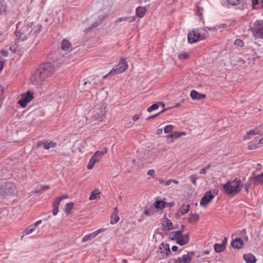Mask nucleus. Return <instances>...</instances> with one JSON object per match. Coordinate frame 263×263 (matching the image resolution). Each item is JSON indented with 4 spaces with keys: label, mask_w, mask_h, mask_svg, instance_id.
<instances>
[{
    "label": "nucleus",
    "mask_w": 263,
    "mask_h": 263,
    "mask_svg": "<svg viewBox=\"0 0 263 263\" xmlns=\"http://www.w3.org/2000/svg\"><path fill=\"white\" fill-rule=\"evenodd\" d=\"M54 71V67L51 63H45L34 71L30 78L31 81L35 85H40L53 73Z\"/></svg>",
    "instance_id": "1"
},
{
    "label": "nucleus",
    "mask_w": 263,
    "mask_h": 263,
    "mask_svg": "<svg viewBox=\"0 0 263 263\" xmlns=\"http://www.w3.org/2000/svg\"><path fill=\"white\" fill-rule=\"evenodd\" d=\"M242 185L241 181L236 178L223 184V190L227 195L234 196L240 191Z\"/></svg>",
    "instance_id": "2"
},
{
    "label": "nucleus",
    "mask_w": 263,
    "mask_h": 263,
    "mask_svg": "<svg viewBox=\"0 0 263 263\" xmlns=\"http://www.w3.org/2000/svg\"><path fill=\"white\" fill-rule=\"evenodd\" d=\"M21 24V22L17 23L16 25V29L14 33L18 41H24L27 39L28 35L32 32L30 29L33 25V22L28 23L19 28Z\"/></svg>",
    "instance_id": "3"
},
{
    "label": "nucleus",
    "mask_w": 263,
    "mask_h": 263,
    "mask_svg": "<svg viewBox=\"0 0 263 263\" xmlns=\"http://www.w3.org/2000/svg\"><path fill=\"white\" fill-rule=\"evenodd\" d=\"M16 193V187L12 182H6L0 185V195L3 198L14 195Z\"/></svg>",
    "instance_id": "4"
},
{
    "label": "nucleus",
    "mask_w": 263,
    "mask_h": 263,
    "mask_svg": "<svg viewBox=\"0 0 263 263\" xmlns=\"http://www.w3.org/2000/svg\"><path fill=\"white\" fill-rule=\"evenodd\" d=\"M128 67V65L126 60L124 58H122L116 67L113 68L109 71V73H113V74L121 73L127 69Z\"/></svg>",
    "instance_id": "5"
},
{
    "label": "nucleus",
    "mask_w": 263,
    "mask_h": 263,
    "mask_svg": "<svg viewBox=\"0 0 263 263\" xmlns=\"http://www.w3.org/2000/svg\"><path fill=\"white\" fill-rule=\"evenodd\" d=\"M33 98V92L28 91L22 95L21 99L18 101V103L21 107L24 108L27 106V104L30 102Z\"/></svg>",
    "instance_id": "6"
},
{
    "label": "nucleus",
    "mask_w": 263,
    "mask_h": 263,
    "mask_svg": "<svg viewBox=\"0 0 263 263\" xmlns=\"http://www.w3.org/2000/svg\"><path fill=\"white\" fill-rule=\"evenodd\" d=\"M205 38L203 35H200L198 30H193L191 32L188 33L187 35L188 41L190 43H194Z\"/></svg>",
    "instance_id": "7"
},
{
    "label": "nucleus",
    "mask_w": 263,
    "mask_h": 263,
    "mask_svg": "<svg viewBox=\"0 0 263 263\" xmlns=\"http://www.w3.org/2000/svg\"><path fill=\"white\" fill-rule=\"evenodd\" d=\"M217 192L218 191H216L215 190L213 191V193H212L211 191L206 192L200 201V205L205 207L214 198Z\"/></svg>",
    "instance_id": "8"
},
{
    "label": "nucleus",
    "mask_w": 263,
    "mask_h": 263,
    "mask_svg": "<svg viewBox=\"0 0 263 263\" xmlns=\"http://www.w3.org/2000/svg\"><path fill=\"white\" fill-rule=\"evenodd\" d=\"M194 255V253L193 252H188L187 254L183 255L181 257L174 259L173 263H191Z\"/></svg>",
    "instance_id": "9"
},
{
    "label": "nucleus",
    "mask_w": 263,
    "mask_h": 263,
    "mask_svg": "<svg viewBox=\"0 0 263 263\" xmlns=\"http://www.w3.org/2000/svg\"><path fill=\"white\" fill-rule=\"evenodd\" d=\"M263 134V123L256 129L250 130L246 136L245 139L249 140L254 138L256 135H261Z\"/></svg>",
    "instance_id": "10"
},
{
    "label": "nucleus",
    "mask_w": 263,
    "mask_h": 263,
    "mask_svg": "<svg viewBox=\"0 0 263 263\" xmlns=\"http://www.w3.org/2000/svg\"><path fill=\"white\" fill-rule=\"evenodd\" d=\"M104 231V229L103 228H101L93 232L88 234L84 236L82 240V241L83 242H85L86 241L91 240L93 238H95L100 233L103 232Z\"/></svg>",
    "instance_id": "11"
},
{
    "label": "nucleus",
    "mask_w": 263,
    "mask_h": 263,
    "mask_svg": "<svg viewBox=\"0 0 263 263\" xmlns=\"http://www.w3.org/2000/svg\"><path fill=\"white\" fill-rule=\"evenodd\" d=\"M242 0H220L221 5L227 8H229L230 6H236L239 4Z\"/></svg>",
    "instance_id": "12"
},
{
    "label": "nucleus",
    "mask_w": 263,
    "mask_h": 263,
    "mask_svg": "<svg viewBox=\"0 0 263 263\" xmlns=\"http://www.w3.org/2000/svg\"><path fill=\"white\" fill-rule=\"evenodd\" d=\"M87 124L91 125L97 124L99 121L103 120V116H89V118L86 117Z\"/></svg>",
    "instance_id": "13"
},
{
    "label": "nucleus",
    "mask_w": 263,
    "mask_h": 263,
    "mask_svg": "<svg viewBox=\"0 0 263 263\" xmlns=\"http://www.w3.org/2000/svg\"><path fill=\"white\" fill-rule=\"evenodd\" d=\"M42 222V221L41 220H39L32 225L28 226L25 230V234L28 235L31 234L36 229L37 226L41 224Z\"/></svg>",
    "instance_id": "14"
},
{
    "label": "nucleus",
    "mask_w": 263,
    "mask_h": 263,
    "mask_svg": "<svg viewBox=\"0 0 263 263\" xmlns=\"http://www.w3.org/2000/svg\"><path fill=\"white\" fill-rule=\"evenodd\" d=\"M190 96L193 100H199L204 99L206 95L203 93H200L196 90H193L190 93Z\"/></svg>",
    "instance_id": "15"
},
{
    "label": "nucleus",
    "mask_w": 263,
    "mask_h": 263,
    "mask_svg": "<svg viewBox=\"0 0 263 263\" xmlns=\"http://www.w3.org/2000/svg\"><path fill=\"white\" fill-rule=\"evenodd\" d=\"M146 11L147 9L145 7L139 6L136 9V15L140 18L144 16Z\"/></svg>",
    "instance_id": "16"
},
{
    "label": "nucleus",
    "mask_w": 263,
    "mask_h": 263,
    "mask_svg": "<svg viewBox=\"0 0 263 263\" xmlns=\"http://www.w3.org/2000/svg\"><path fill=\"white\" fill-rule=\"evenodd\" d=\"M243 245V242L242 240L240 238H236L234 239L232 242V246L236 249H240L242 247Z\"/></svg>",
    "instance_id": "17"
},
{
    "label": "nucleus",
    "mask_w": 263,
    "mask_h": 263,
    "mask_svg": "<svg viewBox=\"0 0 263 263\" xmlns=\"http://www.w3.org/2000/svg\"><path fill=\"white\" fill-rule=\"evenodd\" d=\"M190 240L189 235H183L182 234L181 237L177 241V243L181 246H183L188 243Z\"/></svg>",
    "instance_id": "18"
},
{
    "label": "nucleus",
    "mask_w": 263,
    "mask_h": 263,
    "mask_svg": "<svg viewBox=\"0 0 263 263\" xmlns=\"http://www.w3.org/2000/svg\"><path fill=\"white\" fill-rule=\"evenodd\" d=\"M159 249L161 253L166 254L167 255L171 253L170 246L167 243H162L159 247Z\"/></svg>",
    "instance_id": "19"
},
{
    "label": "nucleus",
    "mask_w": 263,
    "mask_h": 263,
    "mask_svg": "<svg viewBox=\"0 0 263 263\" xmlns=\"http://www.w3.org/2000/svg\"><path fill=\"white\" fill-rule=\"evenodd\" d=\"M61 47V49L64 51H70L71 50V45L70 43L66 39L62 40Z\"/></svg>",
    "instance_id": "20"
},
{
    "label": "nucleus",
    "mask_w": 263,
    "mask_h": 263,
    "mask_svg": "<svg viewBox=\"0 0 263 263\" xmlns=\"http://www.w3.org/2000/svg\"><path fill=\"white\" fill-rule=\"evenodd\" d=\"M254 33L258 37H262L263 36V24H258L254 29Z\"/></svg>",
    "instance_id": "21"
},
{
    "label": "nucleus",
    "mask_w": 263,
    "mask_h": 263,
    "mask_svg": "<svg viewBox=\"0 0 263 263\" xmlns=\"http://www.w3.org/2000/svg\"><path fill=\"white\" fill-rule=\"evenodd\" d=\"M199 219V216L196 213H190V216L187 219V221L190 223H196Z\"/></svg>",
    "instance_id": "22"
},
{
    "label": "nucleus",
    "mask_w": 263,
    "mask_h": 263,
    "mask_svg": "<svg viewBox=\"0 0 263 263\" xmlns=\"http://www.w3.org/2000/svg\"><path fill=\"white\" fill-rule=\"evenodd\" d=\"M165 104L164 103L162 102H159L151 105L147 109V110L148 112H151L157 109L160 106H161L162 108H163Z\"/></svg>",
    "instance_id": "23"
},
{
    "label": "nucleus",
    "mask_w": 263,
    "mask_h": 263,
    "mask_svg": "<svg viewBox=\"0 0 263 263\" xmlns=\"http://www.w3.org/2000/svg\"><path fill=\"white\" fill-rule=\"evenodd\" d=\"M183 232V230H179L172 232L169 235V237L172 240H176V241L181 237V235Z\"/></svg>",
    "instance_id": "24"
},
{
    "label": "nucleus",
    "mask_w": 263,
    "mask_h": 263,
    "mask_svg": "<svg viewBox=\"0 0 263 263\" xmlns=\"http://www.w3.org/2000/svg\"><path fill=\"white\" fill-rule=\"evenodd\" d=\"M243 258L247 263H255L256 261L255 257L251 253L245 254Z\"/></svg>",
    "instance_id": "25"
},
{
    "label": "nucleus",
    "mask_w": 263,
    "mask_h": 263,
    "mask_svg": "<svg viewBox=\"0 0 263 263\" xmlns=\"http://www.w3.org/2000/svg\"><path fill=\"white\" fill-rule=\"evenodd\" d=\"M166 202L162 200H157L154 203V207L157 210H161L165 207Z\"/></svg>",
    "instance_id": "26"
},
{
    "label": "nucleus",
    "mask_w": 263,
    "mask_h": 263,
    "mask_svg": "<svg viewBox=\"0 0 263 263\" xmlns=\"http://www.w3.org/2000/svg\"><path fill=\"white\" fill-rule=\"evenodd\" d=\"M43 144L44 148L46 149H49L51 148H54L57 146V143L53 141H47L45 142H43Z\"/></svg>",
    "instance_id": "27"
},
{
    "label": "nucleus",
    "mask_w": 263,
    "mask_h": 263,
    "mask_svg": "<svg viewBox=\"0 0 263 263\" xmlns=\"http://www.w3.org/2000/svg\"><path fill=\"white\" fill-rule=\"evenodd\" d=\"M190 210V205L189 204H183L180 208L179 211L182 214L184 215L187 213Z\"/></svg>",
    "instance_id": "28"
},
{
    "label": "nucleus",
    "mask_w": 263,
    "mask_h": 263,
    "mask_svg": "<svg viewBox=\"0 0 263 263\" xmlns=\"http://www.w3.org/2000/svg\"><path fill=\"white\" fill-rule=\"evenodd\" d=\"M163 226L165 229L171 230L173 229V224L171 220L165 218L163 222Z\"/></svg>",
    "instance_id": "29"
},
{
    "label": "nucleus",
    "mask_w": 263,
    "mask_h": 263,
    "mask_svg": "<svg viewBox=\"0 0 263 263\" xmlns=\"http://www.w3.org/2000/svg\"><path fill=\"white\" fill-rule=\"evenodd\" d=\"M226 248V245L224 243H216L214 245V249L216 252L220 253L224 251Z\"/></svg>",
    "instance_id": "30"
},
{
    "label": "nucleus",
    "mask_w": 263,
    "mask_h": 263,
    "mask_svg": "<svg viewBox=\"0 0 263 263\" xmlns=\"http://www.w3.org/2000/svg\"><path fill=\"white\" fill-rule=\"evenodd\" d=\"M254 181L255 183L263 184V173L254 176Z\"/></svg>",
    "instance_id": "31"
},
{
    "label": "nucleus",
    "mask_w": 263,
    "mask_h": 263,
    "mask_svg": "<svg viewBox=\"0 0 263 263\" xmlns=\"http://www.w3.org/2000/svg\"><path fill=\"white\" fill-rule=\"evenodd\" d=\"M98 161H99V159H95L94 158L91 157L87 165V168L89 170L92 169L95 163Z\"/></svg>",
    "instance_id": "32"
},
{
    "label": "nucleus",
    "mask_w": 263,
    "mask_h": 263,
    "mask_svg": "<svg viewBox=\"0 0 263 263\" xmlns=\"http://www.w3.org/2000/svg\"><path fill=\"white\" fill-rule=\"evenodd\" d=\"M73 202H69L66 205L65 211L66 214L69 215L71 214V211L73 208Z\"/></svg>",
    "instance_id": "33"
},
{
    "label": "nucleus",
    "mask_w": 263,
    "mask_h": 263,
    "mask_svg": "<svg viewBox=\"0 0 263 263\" xmlns=\"http://www.w3.org/2000/svg\"><path fill=\"white\" fill-rule=\"evenodd\" d=\"M99 194L100 192L98 190H95L91 193V195L89 197V200H93L97 199V196Z\"/></svg>",
    "instance_id": "34"
},
{
    "label": "nucleus",
    "mask_w": 263,
    "mask_h": 263,
    "mask_svg": "<svg viewBox=\"0 0 263 263\" xmlns=\"http://www.w3.org/2000/svg\"><path fill=\"white\" fill-rule=\"evenodd\" d=\"M252 2L254 9H258L261 7V3L260 0H252Z\"/></svg>",
    "instance_id": "35"
},
{
    "label": "nucleus",
    "mask_w": 263,
    "mask_h": 263,
    "mask_svg": "<svg viewBox=\"0 0 263 263\" xmlns=\"http://www.w3.org/2000/svg\"><path fill=\"white\" fill-rule=\"evenodd\" d=\"M59 204H60L59 202H56L55 201H54L53 202V214L54 215H57L59 212Z\"/></svg>",
    "instance_id": "36"
},
{
    "label": "nucleus",
    "mask_w": 263,
    "mask_h": 263,
    "mask_svg": "<svg viewBox=\"0 0 263 263\" xmlns=\"http://www.w3.org/2000/svg\"><path fill=\"white\" fill-rule=\"evenodd\" d=\"M119 219H120V218L118 216V215L115 214V213H113L112 215L111 216L110 223L112 224H114L117 223V222H118Z\"/></svg>",
    "instance_id": "37"
},
{
    "label": "nucleus",
    "mask_w": 263,
    "mask_h": 263,
    "mask_svg": "<svg viewBox=\"0 0 263 263\" xmlns=\"http://www.w3.org/2000/svg\"><path fill=\"white\" fill-rule=\"evenodd\" d=\"M186 135V133L185 132H174V138L176 139L179 138L182 136H184Z\"/></svg>",
    "instance_id": "38"
},
{
    "label": "nucleus",
    "mask_w": 263,
    "mask_h": 263,
    "mask_svg": "<svg viewBox=\"0 0 263 263\" xmlns=\"http://www.w3.org/2000/svg\"><path fill=\"white\" fill-rule=\"evenodd\" d=\"M103 155L101 154V152L97 151L95 152L94 155L91 157L94 158L95 159H100Z\"/></svg>",
    "instance_id": "39"
},
{
    "label": "nucleus",
    "mask_w": 263,
    "mask_h": 263,
    "mask_svg": "<svg viewBox=\"0 0 263 263\" xmlns=\"http://www.w3.org/2000/svg\"><path fill=\"white\" fill-rule=\"evenodd\" d=\"M9 55V52L7 50L1 49L0 50V59L2 57H7Z\"/></svg>",
    "instance_id": "40"
},
{
    "label": "nucleus",
    "mask_w": 263,
    "mask_h": 263,
    "mask_svg": "<svg viewBox=\"0 0 263 263\" xmlns=\"http://www.w3.org/2000/svg\"><path fill=\"white\" fill-rule=\"evenodd\" d=\"M189 57V54L186 52H182L178 55V58L180 60H185Z\"/></svg>",
    "instance_id": "41"
},
{
    "label": "nucleus",
    "mask_w": 263,
    "mask_h": 263,
    "mask_svg": "<svg viewBox=\"0 0 263 263\" xmlns=\"http://www.w3.org/2000/svg\"><path fill=\"white\" fill-rule=\"evenodd\" d=\"M173 128V126L172 125H168L166 126L164 128V132L165 133H168L169 132H171Z\"/></svg>",
    "instance_id": "42"
},
{
    "label": "nucleus",
    "mask_w": 263,
    "mask_h": 263,
    "mask_svg": "<svg viewBox=\"0 0 263 263\" xmlns=\"http://www.w3.org/2000/svg\"><path fill=\"white\" fill-rule=\"evenodd\" d=\"M128 19V18H127V16L119 17V18H117V20L115 21V23L116 24H118V23H119L122 21L127 22Z\"/></svg>",
    "instance_id": "43"
},
{
    "label": "nucleus",
    "mask_w": 263,
    "mask_h": 263,
    "mask_svg": "<svg viewBox=\"0 0 263 263\" xmlns=\"http://www.w3.org/2000/svg\"><path fill=\"white\" fill-rule=\"evenodd\" d=\"M234 44H235V45H236L239 47H242L244 45L243 42L240 39L236 40Z\"/></svg>",
    "instance_id": "44"
},
{
    "label": "nucleus",
    "mask_w": 263,
    "mask_h": 263,
    "mask_svg": "<svg viewBox=\"0 0 263 263\" xmlns=\"http://www.w3.org/2000/svg\"><path fill=\"white\" fill-rule=\"evenodd\" d=\"M42 29V26L41 25H40V24L37 25L35 27V30L33 32V34H36V33H39L41 31Z\"/></svg>",
    "instance_id": "45"
},
{
    "label": "nucleus",
    "mask_w": 263,
    "mask_h": 263,
    "mask_svg": "<svg viewBox=\"0 0 263 263\" xmlns=\"http://www.w3.org/2000/svg\"><path fill=\"white\" fill-rule=\"evenodd\" d=\"M190 178L192 182V183L195 185H196V180L197 179V177L196 175H192L190 177Z\"/></svg>",
    "instance_id": "46"
},
{
    "label": "nucleus",
    "mask_w": 263,
    "mask_h": 263,
    "mask_svg": "<svg viewBox=\"0 0 263 263\" xmlns=\"http://www.w3.org/2000/svg\"><path fill=\"white\" fill-rule=\"evenodd\" d=\"M68 195H64V196H60L58 198H57V199L54 201H55L56 202H59V204L60 203V202L64 199H65V198H68Z\"/></svg>",
    "instance_id": "47"
},
{
    "label": "nucleus",
    "mask_w": 263,
    "mask_h": 263,
    "mask_svg": "<svg viewBox=\"0 0 263 263\" xmlns=\"http://www.w3.org/2000/svg\"><path fill=\"white\" fill-rule=\"evenodd\" d=\"M175 107L173 106V107H167V108H163L162 109V110H161L160 112H159L158 113H157L156 114H155V115H157V116H158L160 114H162L163 113L164 111H166V110H168L172 108H174Z\"/></svg>",
    "instance_id": "48"
},
{
    "label": "nucleus",
    "mask_w": 263,
    "mask_h": 263,
    "mask_svg": "<svg viewBox=\"0 0 263 263\" xmlns=\"http://www.w3.org/2000/svg\"><path fill=\"white\" fill-rule=\"evenodd\" d=\"M144 214L147 216H149L153 214V212L152 210L146 209L144 211Z\"/></svg>",
    "instance_id": "49"
},
{
    "label": "nucleus",
    "mask_w": 263,
    "mask_h": 263,
    "mask_svg": "<svg viewBox=\"0 0 263 263\" xmlns=\"http://www.w3.org/2000/svg\"><path fill=\"white\" fill-rule=\"evenodd\" d=\"M98 23L97 22H94L89 28H88V30H92V29H93L94 28L98 26Z\"/></svg>",
    "instance_id": "50"
},
{
    "label": "nucleus",
    "mask_w": 263,
    "mask_h": 263,
    "mask_svg": "<svg viewBox=\"0 0 263 263\" xmlns=\"http://www.w3.org/2000/svg\"><path fill=\"white\" fill-rule=\"evenodd\" d=\"M127 18H128L127 20V22H128L129 23L135 21V20L136 19L135 16H129V17H127Z\"/></svg>",
    "instance_id": "51"
},
{
    "label": "nucleus",
    "mask_w": 263,
    "mask_h": 263,
    "mask_svg": "<svg viewBox=\"0 0 263 263\" xmlns=\"http://www.w3.org/2000/svg\"><path fill=\"white\" fill-rule=\"evenodd\" d=\"M155 171L154 170H150L147 172V175L153 176L154 175Z\"/></svg>",
    "instance_id": "52"
},
{
    "label": "nucleus",
    "mask_w": 263,
    "mask_h": 263,
    "mask_svg": "<svg viewBox=\"0 0 263 263\" xmlns=\"http://www.w3.org/2000/svg\"><path fill=\"white\" fill-rule=\"evenodd\" d=\"M3 95V88L0 86V100H3L2 97Z\"/></svg>",
    "instance_id": "53"
},
{
    "label": "nucleus",
    "mask_w": 263,
    "mask_h": 263,
    "mask_svg": "<svg viewBox=\"0 0 263 263\" xmlns=\"http://www.w3.org/2000/svg\"><path fill=\"white\" fill-rule=\"evenodd\" d=\"M206 168H203L200 171V173L201 174H206Z\"/></svg>",
    "instance_id": "54"
},
{
    "label": "nucleus",
    "mask_w": 263,
    "mask_h": 263,
    "mask_svg": "<svg viewBox=\"0 0 263 263\" xmlns=\"http://www.w3.org/2000/svg\"><path fill=\"white\" fill-rule=\"evenodd\" d=\"M171 183H172V179H169V180H168L167 181H165V185L166 186H168V185H170L171 184Z\"/></svg>",
    "instance_id": "55"
},
{
    "label": "nucleus",
    "mask_w": 263,
    "mask_h": 263,
    "mask_svg": "<svg viewBox=\"0 0 263 263\" xmlns=\"http://www.w3.org/2000/svg\"><path fill=\"white\" fill-rule=\"evenodd\" d=\"M130 118H132V120L134 122H135L137 120H138L139 118L137 116H128Z\"/></svg>",
    "instance_id": "56"
},
{
    "label": "nucleus",
    "mask_w": 263,
    "mask_h": 263,
    "mask_svg": "<svg viewBox=\"0 0 263 263\" xmlns=\"http://www.w3.org/2000/svg\"><path fill=\"white\" fill-rule=\"evenodd\" d=\"M101 154L102 155H103L104 154H106L107 153V148L106 147H104V151H102V152H101Z\"/></svg>",
    "instance_id": "57"
},
{
    "label": "nucleus",
    "mask_w": 263,
    "mask_h": 263,
    "mask_svg": "<svg viewBox=\"0 0 263 263\" xmlns=\"http://www.w3.org/2000/svg\"><path fill=\"white\" fill-rule=\"evenodd\" d=\"M4 62L0 61V71L3 69L4 66Z\"/></svg>",
    "instance_id": "58"
},
{
    "label": "nucleus",
    "mask_w": 263,
    "mask_h": 263,
    "mask_svg": "<svg viewBox=\"0 0 263 263\" xmlns=\"http://www.w3.org/2000/svg\"><path fill=\"white\" fill-rule=\"evenodd\" d=\"M172 249L173 251H176L178 250V247L177 246H173Z\"/></svg>",
    "instance_id": "59"
},
{
    "label": "nucleus",
    "mask_w": 263,
    "mask_h": 263,
    "mask_svg": "<svg viewBox=\"0 0 263 263\" xmlns=\"http://www.w3.org/2000/svg\"><path fill=\"white\" fill-rule=\"evenodd\" d=\"M162 133V129L161 128H159L157 130V134L160 135Z\"/></svg>",
    "instance_id": "60"
},
{
    "label": "nucleus",
    "mask_w": 263,
    "mask_h": 263,
    "mask_svg": "<svg viewBox=\"0 0 263 263\" xmlns=\"http://www.w3.org/2000/svg\"><path fill=\"white\" fill-rule=\"evenodd\" d=\"M166 138H174V133H173V134H172L168 135L166 136Z\"/></svg>",
    "instance_id": "61"
},
{
    "label": "nucleus",
    "mask_w": 263,
    "mask_h": 263,
    "mask_svg": "<svg viewBox=\"0 0 263 263\" xmlns=\"http://www.w3.org/2000/svg\"><path fill=\"white\" fill-rule=\"evenodd\" d=\"M49 188V185H43L42 186V190H45Z\"/></svg>",
    "instance_id": "62"
},
{
    "label": "nucleus",
    "mask_w": 263,
    "mask_h": 263,
    "mask_svg": "<svg viewBox=\"0 0 263 263\" xmlns=\"http://www.w3.org/2000/svg\"><path fill=\"white\" fill-rule=\"evenodd\" d=\"M43 142H40L39 143H38L37 144H36V147L37 148L40 147L42 145H43Z\"/></svg>",
    "instance_id": "63"
},
{
    "label": "nucleus",
    "mask_w": 263,
    "mask_h": 263,
    "mask_svg": "<svg viewBox=\"0 0 263 263\" xmlns=\"http://www.w3.org/2000/svg\"><path fill=\"white\" fill-rule=\"evenodd\" d=\"M159 181L160 183H161V184L163 183L165 184V181H164L163 179H159Z\"/></svg>",
    "instance_id": "64"
}]
</instances>
